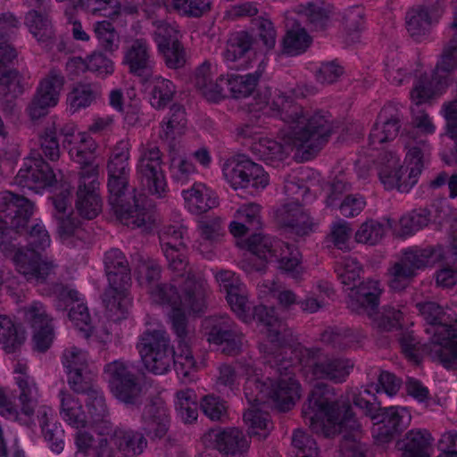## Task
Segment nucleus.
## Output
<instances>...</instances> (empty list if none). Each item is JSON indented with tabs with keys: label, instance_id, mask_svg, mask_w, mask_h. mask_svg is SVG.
I'll list each match as a JSON object with an SVG mask.
<instances>
[{
	"label": "nucleus",
	"instance_id": "nucleus-1",
	"mask_svg": "<svg viewBox=\"0 0 457 457\" xmlns=\"http://www.w3.org/2000/svg\"><path fill=\"white\" fill-rule=\"evenodd\" d=\"M33 204L24 196L5 192L0 198V249L14 253L17 270L29 282L46 283L54 278L57 264L39 252L51 245V237L41 221L28 226Z\"/></svg>",
	"mask_w": 457,
	"mask_h": 457
},
{
	"label": "nucleus",
	"instance_id": "nucleus-2",
	"mask_svg": "<svg viewBox=\"0 0 457 457\" xmlns=\"http://www.w3.org/2000/svg\"><path fill=\"white\" fill-rule=\"evenodd\" d=\"M265 106L276 112L285 123L280 135L285 145L268 137L254 140L250 150L266 163L274 164L285 160L290 146L303 150L308 155L317 154L328 141L334 130L333 120L328 112L304 109L275 91Z\"/></svg>",
	"mask_w": 457,
	"mask_h": 457
},
{
	"label": "nucleus",
	"instance_id": "nucleus-3",
	"mask_svg": "<svg viewBox=\"0 0 457 457\" xmlns=\"http://www.w3.org/2000/svg\"><path fill=\"white\" fill-rule=\"evenodd\" d=\"M129 144L121 140L116 144L107 164L109 204L117 218L125 225L144 229L151 228L152 213L143 207L145 195L129 191Z\"/></svg>",
	"mask_w": 457,
	"mask_h": 457
},
{
	"label": "nucleus",
	"instance_id": "nucleus-4",
	"mask_svg": "<svg viewBox=\"0 0 457 457\" xmlns=\"http://www.w3.org/2000/svg\"><path fill=\"white\" fill-rule=\"evenodd\" d=\"M302 416L311 430L324 437L337 434L355 435L358 438L361 425L348 404H341L336 397L334 388L317 383L303 403Z\"/></svg>",
	"mask_w": 457,
	"mask_h": 457
},
{
	"label": "nucleus",
	"instance_id": "nucleus-5",
	"mask_svg": "<svg viewBox=\"0 0 457 457\" xmlns=\"http://www.w3.org/2000/svg\"><path fill=\"white\" fill-rule=\"evenodd\" d=\"M454 19L451 27L455 29L453 37L447 42L443 49L441 60L437 62L431 77L421 75L415 82L411 91V98L416 104L412 108L413 123L415 129H420L425 134H433L435 126L428 113L420 109V105L430 99L436 93L444 90L449 84V73L457 68V1L453 3Z\"/></svg>",
	"mask_w": 457,
	"mask_h": 457
},
{
	"label": "nucleus",
	"instance_id": "nucleus-6",
	"mask_svg": "<svg viewBox=\"0 0 457 457\" xmlns=\"http://www.w3.org/2000/svg\"><path fill=\"white\" fill-rule=\"evenodd\" d=\"M253 319L267 328L268 341L261 344L259 347L264 362L276 367L279 371L290 370L292 360L287 355L292 350L284 346L287 337L286 325L275 316L273 309L264 305L253 307Z\"/></svg>",
	"mask_w": 457,
	"mask_h": 457
},
{
	"label": "nucleus",
	"instance_id": "nucleus-7",
	"mask_svg": "<svg viewBox=\"0 0 457 457\" xmlns=\"http://www.w3.org/2000/svg\"><path fill=\"white\" fill-rule=\"evenodd\" d=\"M297 358L304 376L310 379H327L342 383L353 368L350 359L329 357L320 348L297 346L291 353Z\"/></svg>",
	"mask_w": 457,
	"mask_h": 457
},
{
	"label": "nucleus",
	"instance_id": "nucleus-8",
	"mask_svg": "<svg viewBox=\"0 0 457 457\" xmlns=\"http://www.w3.org/2000/svg\"><path fill=\"white\" fill-rule=\"evenodd\" d=\"M111 392L126 405L137 406L142 403L144 386L141 375L134 363L116 360L104 366Z\"/></svg>",
	"mask_w": 457,
	"mask_h": 457
},
{
	"label": "nucleus",
	"instance_id": "nucleus-9",
	"mask_svg": "<svg viewBox=\"0 0 457 457\" xmlns=\"http://www.w3.org/2000/svg\"><path fill=\"white\" fill-rule=\"evenodd\" d=\"M137 349L149 372L162 375L170 370L173 361V346L165 330H145L139 337Z\"/></svg>",
	"mask_w": 457,
	"mask_h": 457
},
{
	"label": "nucleus",
	"instance_id": "nucleus-10",
	"mask_svg": "<svg viewBox=\"0 0 457 457\" xmlns=\"http://www.w3.org/2000/svg\"><path fill=\"white\" fill-rule=\"evenodd\" d=\"M162 162V153L159 147L152 145H141L137 178L143 189L158 197H163L167 189Z\"/></svg>",
	"mask_w": 457,
	"mask_h": 457
},
{
	"label": "nucleus",
	"instance_id": "nucleus-11",
	"mask_svg": "<svg viewBox=\"0 0 457 457\" xmlns=\"http://www.w3.org/2000/svg\"><path fill=\"white\" fill-rule=\"evenodd\" d=\"M203 328L209 343L220 346L222 353L235 355L243 344V333L228 314L212 315L204 319Z\"/></svg>",
	"mask_w": 457,
	"mask_h": 457
},
{
	"label": "nucleus",
	"instance_id": "nucleus-12",
	"mask_svg": "<svg viewBox=\"0 0 457 457\" xmlns=\"http://www.w3.org/2000/svg\"><path fill=\"white\" fill-rule=\"evenodd\" d=\"M162 251L168 262L170 270L183 276L187 267L185 237L187 228L182 224L163 225L159 232Z\"/></svg>",
	"mask_w": 457,
	"mask_h": 457
},
{
	"label": "nucleus",
	"instance_id": "nucleus-13",
	"mask_svg": "<svg viewBox=\"0 0 457 457\" xmlns=\"http://www.w3.org/2000/svg\"><path fill=\"white\" fill-rule=\"evenodd\" d=\"M432 336L424 344V353L448 370L457 369V328L452 326L434 327Z\"/></svg>",
	"mask_w": 457,
	"mask_h": 457
},
{
	"label": "nucleus",
	"instance_id": "nucleus-14",
	"mask_svg": "<svg viewBox=\"0 0 457 457\" xmlns=\"http://www.w3.org/2000/svg\"><path fill=\"white\" fill-rule=\"evenodd\" d=\"M63 85L64 77L60 71L55 69L51 70L41 79L35 95L26 108L31 120H36L46 116L49 109L57 104Z\"/></svg>",
	"mask_w": 457,
	"mask_h": 457
},
{
	"label": "nucleus",
	"instance_id": "nucleus-15",
	"mask_svg": "<svg viewBox=\"0 0 457 457\" xmlns=\"http://www.w3.org/2000/svg\"><path fill=\"white\" fill-rule=\"evenodd\" d=\"M75 206L78 213L87 220H93L101 212L102 199L96 167L84 168L79 172Z\"/></svg>",
	"mask_w": 457,
	"mask_h": 457
},
{
	"label": "nucleus",
	"instance_id": "nucleus-16",
	"mask_svg": "<svg viewBox=\"0 0 457 457\" xmlns=\"http://www.w3.org/2000/svg\"><path fill=\"white\" fill-rule=\"evenodd\" d=\"M14 179L18 186L36 192L57 182L54 170L40 155L26 158Z\"/></svg>",
	"mask_w": 457,
	"mask_h": 457
},
{
	"label": "nucleus",
	"instance_id": "nucleus-17",
	"mask_svg": "<svg viewBox=\"0 0 457 457\" xmlns=\"http://www.w3.org/2000/svg\"><path fill=\"white\" fill-rule=\"evenodd\" d=\"M401 140L407 150L406 160L412 165L408 173V183L401 186V189L410 191L430 156L431 147L426 136L420 135L415 129L403 133Z\"/></svg>",
	"mask_w": 457,
	"mask_h": 457
},
{
	"label": "nucleus",
	"instance_id": "nucleus-18",
	"mask_svg": "<svg viewBox=\"0 0 457 457\" xmlns=\"http://www.w3.org/2000/svg\"><path fill=\"white\" fill-rule=\"evenodd\" d=\"M122 63L128 67L130 74L144 82L149 81L154 67L149 42L145 38L129 41L124 48Z\"/></svg>",
	"mask_w": 457,
	"mask_h": 457
},
{
	"label": "nucleus",
	"instance_id": "nucleus-19",
	"mask_svg": "<svg viewBox=\"0 0 457 457\" xmlns=\"http://www.w3.org/2000/svg\"><path fill=\"white\" fill-rule=\"evenodd\" d=\"M376 419L373 436L380 443H387L404 431L411 423V415L404 407L382 408Z\"/></svg>",
	"mask_w": 457,
	"mask_h": 457
},
{
	"label": "nucleus",
	"instance_id": "nucleus-20",
	"mask_svg": "<svg viewBox=\"0 0 457 457\" xmlns=\"http://www.w3.org/2000/svg\"><path fill=\"white\" fill-rule=\"evenodd\" d=\"M142 429L151 439H161L166 436L170 425V417L164 400L153 396L145 403L141 413Z\"/></svg>",
	"mask_w": 457,
	"mask_h": 457
},
{
	"label": "nucleus",
	"instance_id": "nucleus-21",
	"mask_svg": "<svg viewBox=\"0 0 457 457\" xmlns=\"http://www.w3.org/2000/svg\"><path fill=\"white\" fill-rule=\"evenodd\" d=\"M382 287L378 280L367 279L350 289L347 307L356 314L373 317L379 305Z\"/></svg>",
	"mask_w": 457,
	"mask_h": 457
},
{
	"label": "nucleus",
	"instance_id": "nucleus-22",
	"mask_svg": "<svg viewBox=\"0 0 457 457\" xmlns=\"http://www.w3.org/2000/svg\"><path fill=\"white\" fill-rule=\"evenodd\" d=\"M204 439L220 453L232 457H242L249 449L246 436L237 428L210 429Z\"/></svg>",
	"mask_w": 457,
	"mask_h": 457
},
{
	"label": "nucleus",
	"instance_id": "nucleus-23",
	"mask_svg": "<svg viewBox=\"0 0 457 457\" xmlns=\"http://www.w3.org/2000/svg\"><path fill=\"white\" fill-rule=\"evenodd\" d=\"M402 119V112L396 105H385L370 133V145L375 148L377 145L395 139L401 129Z\"/></svg>",
	"mask_w": 457,
	"mask_h": 457
},
{
	"label": "nucleus",
	"instance_id": "nucleus-24",
	"mask_svg": "<svg viewBox=\"0 0 457 457\" xmlns=\"http://www.w3.org/2000/svg\"><path fill=\"white\" fill-rule=\"evenodd\" d=\"M269 366L275 370V373L279 375L277 381L273 380L270 401L280 411H288L300 397V384L294 377V364L292 363L290 370L282 371H279L276 367Z\"/></svg>",
	"mask_w": 457,
	"mask_h": 457
},
{
	"label": "nucleus",
	"instance_id": "nucleus-25",
	"mask_svg": "<svg viewBox=\"0 0 457 457\" xmlns=\"http://www.w3.org/2000/svg\"><path fill=\"white\" fill-rule=\"evenodd\" d=\"M85 403L87 410V427L94 428L99 435H109L112 429L111 414L99 386L86 395Z\"/></svg>",
	"mask_w": 457,
	"mask_h": 457
},
{
	"label": "nucleus",
	"instance_id": "nucleus-26",
	"mask_svg": "<svg viewBox=\"0 0 457 457\" xmlns=\"http://www.w3.org/2000/svg\"><path fill=\"white\" fill-rule=\"evenodd\" d=\"M207 281L200 274L188 273L181 286L179 307L193 312H203L206 306Z\"/></svg>",
	"mask_w": 457,
	"mask_h": 457
},
{
	"label": "nucleus",
	"instance_id": "nucleus-27",
	"mask_svg": "<svg viewBox=\"0 0 457 457\" xmlns=\"http://www.w3.org/2000/svg\"><path fill=\"white\" fill-rule=\"evenodd\" d=\"M247 378L245 384V395L251 406L265 404L270 401L273 379L260 377L253 362L243 365Z\"/></svg>",
	"mask_w": 457,
	"mask_h": 457
},
{
	"label": "nucleus",
	"instance_id": "nucleus-28",
	"mask_svg": "<svg viewBox=\"0 0 457 457\" xmlns=\"http://www.w3.org/2000/svg\"><path fill=\"white\" fill-rule=\"evenodd\" d=\"M71 302L72 304L69 311V318L73 324L88 337L92 332L91 317L87 307L83 303H79V293L74 289H70L61 286L58 294V309L65 308Z\"/></svg>",
	"mask_w": 457,
	"mask_h": 457
},
{
	"label": "nucleus",
	"instance_id": "nucleus-29",
	"mask_svg": "<svg viewBox=\"0 0 457 457\" xmlns=\"http://www.w3.org/2000/svg\"><path fill=\"white\" fill-rule=\"evenodd\" d=\"M407 170L400 164V159L392 152L381 154L378 160V177L386 189L397 188L402 193H407L408 191L401 189V186L408 183V175L403 177Z\"/></svg>",
	"mask_w": 457,
	"mask_h": 457
},
{
	"label": "nucleus",
	"instance_id": "nucleus-30",
	"mask_svg": "<svg viewBox=\"0 0 457 457\" xmlns=\"http://www.w3.org/2000/svg\"><path fill=\"white\" fill-rule=\"evenodd\" d=\"M24 24L37 43L50 50L55 42V31L51 19L46 12L29 11L24 18Z\"/></svg>",
	"mask_w": 457,
	"mask_h": 457
},
{
	"label": "nucleus",
	"instance_id": "nucleus-31",
	"mask_svg": "<svg viewBox=\"0 0 457 457\" xmlns=\"http://www.w3.org/2000/svg\"><path fill=\"white\" fill-rule=\"evenodd\" d=\"M111 441L115 448L125 457L138 456L147 446V440L143 433L122 428L114 429Z\"/></svg>",
	"mask_w": 457,
	"mask_h": 457
},
{
	"label": "nucleus",
	"instance_id": "nucleus-32",
	"mask_svg": "<svg viewBox=\"0 0 457 457\" xmlns=\"http://www.w3.org/2000/svg\"><path fill=\"white\" fill-rule=\"evenodd\" d=\"M103 88L97 82H78L67 96V103L73 112L86 109L102 97Z\"/></svg>",
	"mask_w": 457,
	"mask_h": 457
},
{
	"label": "nucleus",
	"instance_id": "nucleus-33",
	"mask_svg": "<svg viewBox=\"0 0 457 457\" xmlns=\"http://www.w3.org/2000/svg\"><path fill=\"white\" fill-rule=\"evenodd\" d=\"M188 211L199 215L218 204L216 195L203 183L195 182L193 186L182 191Z\"/></svg>",
	"mask_w": 457,
	"mask_h": 457
},
{
	"label": "nucleus",
	"instance_id": "nucleus-34",
	"mask_svg": "<svg viewBox=\"0 0 457 457\" xmlns=\"http://www.w3.org/2000/svg\"><path fill=\"white\" fill-rule=\"evenodd\" d=\"M444 257L441 246H429L427 248H410L403 253L399 262L417 273L418 270L432 266Z\"/></svg>",
	"mask_w": 457,
	"mask_h": 457
},
{
	"label": "nucleus",
	"instance_id": "nucleus-35",
	"mask_svg": "<svg viewBox=\"0 0 457 457\" xmlns=\"http://www.w3.org/2000/svg\"><path fill=\"white\" fill-rule=\"evenodd\" d=\"M280 221L298 236L307 235L312 229V220L301 203H287L280 211Z\"/></svg>",
	"mask_w": 457,
	"mask_h": 457
},
{
	"label": "nucleus",
	"instance_id": "nucleus-36",
	"mask_svg": "<svg viewBox=\"0 0 457 457\" xmlns=\"http://www.w3.org/2000/svg\"><path fill=\"white\" fill-rule=\"evenodd\" d=\"M57 233L61 240L69 245H78V242H89L91 233L82 227L81 222L70 213L56 215Z\"/></svg>",
	"mask_w": 457,
	"mask_h": 457
},
{
	"label": "nucleus",
	"instance_id": "nucleus-37",
	"mask_svg": "<svg viewBox=\"0 0 457 457\" xmlns=\"http://www.w3.org/2000/svg\"><path fill=\"white\" fill-rule=\"evenodd\" d=\"M62 419L72 428L77 429L87 427V416L83 410L81 402L73 395L62 390L59 393Z\"/></svg>",
	"mask_w": 457,
	"mask_h": 457
},
{
	"label": "nucleus",
	"instance_id": "nucleus-38",
	"mask_svg": "<svg viewBox=\"0 0 457 457\" xmlns=\"http://www.w3.org/2000/svg\"><path fill=\"white\" fill-rule=\"evenodd\" d=\"M364 336L348 328L328 327L320 334V341L339 351L353 348Z\"/></svg>",
	"mask_w": 457,
	"mask_h": 457
},
{
	"label": "nucleus",
	"instance_id": "nucleus-39",
	"mask_svg": "<svg viewBox=\"0 0 457 457\" xmlns=\"http://www.w3.org/2000/svg\"><path fill=\"white\" fill-rule=\"evenodd\" d=\"M246 245L248 250L260 260L273 262L278 256V250L284 247L285 242L256 233L246 240Z\"/></svg>",
	"mask_w": 457,
	"mask_h": 457
},
{
	"label": "nucleus",
	"instance_id": "nucleus-40",
	"mask_svg": "<svg viewBox=\"0 0 457 457\" xmlns=\"http://www.w3.org/2000/svg\"><path fill=\"white\" fill-rule=\"evenodd\" d=\"M103 303L111 320L119 321L125 319L130 305L129 289L106 288Z\"/></svg>",
	"mask_w": 457,
	"mask_h": 457
},
{
	"label": "nucleus",
	"instance_id": "nucleus-41",
	"mask_svg": "<svg viewBox=\"0 0 457 457\" xmlns=\"http://www.w3.org/2000/svg\"><path fill=\"white\" fill-rule=\"evenodd\" d=\"M187 123L185 108L179 104H173L167 118L161 123L160 138L165 141L174 140L185 132Z\"/></svg>",
	"mask_w": 457,
	"mask_h": 457
},
{
	"label": "nucleus",
	"instance_id": "nucleus-42",
	"mask_svg": "<svg viewBox=\"0 0 457 457\" xmlns=\"http://www.w3.org/2000/svg\"><path fill=\"white\" fill-rule=\"evenodd\" d=\"M244 420L248 426V435L258 441L266 439L272 428L270 414L256 406H252L244 413Z\"/></svg>",
	"mask_w": 457,
	"mask_h": 457
},
{
	"label": "nucleus",
	"instance_id": "nucleus-43",
	"mask_svg": "<svg viewBox=\"0 0 457 457\" xmlns=\"http://www.w3.org/2000/svg\"><path fill=\"white\" fill-rule=\"evenodd\" d=\"M264 68L260 64L257 71L246 75H232L226 79L228 90L234 98H245L255 90Z\"/></svg>",
	"mask_w": 457,
	"mask_h": 457
},
{
	"label": "nucleus",
	"instance_id": "nucleus-44",
	"mask_svg": "<svg viewBox=\"0 0 457 457\" xmlns=\"http://www.w3.org/2000/svg\"><path fill=\"white\" fill-rule=\"evenodd\" d=\"M25 341V333L7 315H0V345L7 353H15Z\"/></svg>",
	"mask_w": 457,
	"mask_h": 457
},
{
	"label": "nucleus",
	"instance_id": "nucleus-45",
	"mask_svg": "<svg viewBox=\"0 0 457 457\" xmlns=\"http://www.w3.org/2000/svg\"><path fill=\"white\" fill-rule=\"evenodd\" d=\"M273 261L278 262V268L293 278L298 280L303 273L301 264V253L295 245L285 243L284 247L278 250V256Z\"/></svg>",
	"mask_w": 457,
	"mask_h": 457
},
{
	"label": "nucleus",
	"instance_id": "nucleus-46",
	"mask_svg": "<svg viewBox=\"0 0 457 457\" xmlns=\"http://www.w3.org/2000/svg\"><path fill=\"white\" fill-rule=\"evenodd\" d=\"M404 313L401 308L391 304L382 306L379 312L375 311L372 319L374 325L381 331L390 332L403 328L402 321Z\"/></svg>",
	"mask_w": 457,
	"mask_h": 457
},
{
	"label": "nucleus",
	"instance_id": "nucleus-47",
	"mask_svg": "<svg viewBox=\"0 0 457 457\" xmlns=\"http://www.w3.org/2000/svg\"><path fill=\"white\" fill-rule=\"evenodd\" d=\"M248 159L242 156L227 160L222 173L228 183L234 188H243L247 184L246 163Z\"/></svg>",
	"mask_w": 457,
	"mask_h": 457
},
{
	"label": "nucleus",
	"instance_id": "nucleus-48",
	"mask_svg": "<svg viewBox=\"0 0 457 457\" xmlns=\"http://www.w3.org/2000/svg\"><path fill=\"white\" fill-rule=\"evenodd\" d=\"M253 41V37L246 31L233 34L223 53L224 59L228 62H233L242 58L252 48Z\"/></svg>",
	"mask_w": 457,
	"mask_h": 457
},
{
	"label": "nucleus",
	"instance_id": "nucleus-49",
	"mask_svg": "<svg viewBox=\"0 0 457 457\" xmlns=\"http://www.w3.org/2000/svg\"><path fill=\"white\" fill-rule=\"evenodd\" d=\"M176 93L174 84L164 78L155 77L150 93V104L155 109H163L171 102Z\"/></svg>",
	"mask_w": 457,
	"mask_h": 457
},
{
	"label": "nucleus",
	"instance_id": "nucleus-50",
	"mask_svg": "<svg viewBox=\"0 0 457 457\" xmlns=\"http://www.w3.org/2000/svg\"><path fill=\"white\" fill-rule=\"evenodd\" d=\"M416 308L428 325L426 328L428 334L432 336V332L429 330L434 327L449 326L446 312L444 307L437 303L431 301L420 302L416 303Z\"/></svg>",
	"mask_w": 457,
	"mask_h": 457
},
{
	"label": "nucleus",
	"instance_id": "nucleus-51",
	"mask_svg": "<svg viewBox=\"0 0 457 457\" xmlns=\"http://www.w3.org/2000/svg\"><path fill=\"white\" fill-rule=\"evenodd\" d=\"M431 17L428 10L418 6L411 9L406 14V28L410 35L419 38L425 35L430 29Z\"/></svg>",
	"mask_w": 457,
	"mask_h": 457
},
{
	"label": "nucleus",
	"instance_id": "nucleus-52",
	"mask_svg": "<svg viewBox=\"0 0 457 457\" xmlns=\"http://www.w3.org/2000/svg\"><path fill=\"white\" fill-rule=\"evenodd\" d=\"M17 384L21 390L19 400L21 411L26 416H31L37 404L38 389L28 376L19 377Z\"/></svg>",
	"mask_w": 457,
	"mask_h": 457
},
{
	"label": "nucleus",
	"instance_id": "nucleus-53",
	"mask_svg": "<svg viewBox=\"0 0 457 457\" xmlns=\"http://www.w3.org/2000/svg\"><path fill=\"white\" fill-rule=\"evenodd\" d=\"M226 299L231 310L239 320L248 323L252 320V306L248 301L245 285L226 295Z\"/></svg>",
	"mask_w": 457,
	"mask_h": 457
},
{
	"label": "nucleus",
	"instance_id": "nucleus-54",
	"mask_svg": "<svg viewBox=\"0 0 457 457\" xmlns=\"http://www.w3.org/2000/svg\"><path fill=\"white\" fill-rule=\"evenodd\" d=\"M361 267L356 258L346 256L338 261L335 265V272L341 283L349 289L356 286L360 279Z\"/></svg>",
	"mask_w": 457,
	"mask_h": 457
},
{
	"label": "nucleus",
	"instance_id": "nucleus-55",
	"mask_svg": "<svg viewBox=\"0 0 457 457\" xmlns=\"http://www.w3.org/2000/svg\"><path fill=\"white\" fill-rule=\"evenodd\" d=\"M311 42V37L303 29H290L283 38V53L292 56L298 55L306 51Z\"/></svg>",
	"mask_w": 457,
	"mask_h": 457
},
{
	"label": "nucleus",
	"instance_id": "nucleus-56",
	"mask_svg": "<svg viewBox=\"0 0 457 457\" xmlns=\"http://www.w3.org/2000/svg\"><path fill=\"white\" fill-rule=\"evenodd\" d=\"M404 452L430 457L433 437L428 430H411L406 435Z\"/></svg>",
	"mask_w": 457,
	"mask_h": 457
},
{
	"label": "nucleus",
	"instance_id": "nucleus-57",
	"mask_svg": "<svg viewBox=\"0 0 457 457\" xmlns=\"http://www.w3.org/2000/svg\"><path fill=\"white\" fill-rule=\"evenodd\" d=\"M292 446L295 457H319L320 455L315 439L303 429L294 431Z\"/></svg>",
	"mask_w": 457,
	"mask_h": 457
},
{
	"label": "nucleus",
	"instance_id": "nucleus-58",
	"mask_svg": "<svg viewBox=\"0 0 457 457\" xmlns=\"http://www.w3.org/2000/svg\"><path fill=\"white\" fill-rule=\"evenodd\" d=\"M387 275L390 289L395 292H403L410 287L416 272H413L398 261L388 270Z\"/></svg>",
	"mask_w": 457,
	"mask_h": 457
},
{
	"label": "nucleus",
	"instance_id": "nucleus-59",
	"mask_svg": "<svg viewBox=\"0 0 457 457\" xmlns=\"http://www.w3.org/2000/svg\"><path fill=\"white\" fill-rule=\"evenodd\" d=\"M24 321L32 329L53 324V320L46 312L45 304L33 301L22 308Z\"/></svg>",
	"mask_w": 457,
	"mask_h": 457
},
{
	"label": "nucleus",
	"instance_id": "nucleus-60",
	"mask_svg": "<svg viewBox=\"0 0 457 457\" xmlns=\"http://www.w3.org/2000/svg\"><path fill=\"white\" fill-rule=\"evenodd\" d=\"M431 212L427 208H420L403 215L400 220L401 231L409 236L428 226Z\"/></svg>",
	"mask_w": 457,
	"mask_h": 457
},
{
	"label": "nucleus",
	"instance_id": "nucleus-61",
	"mask_svg": "<svg viewBox=\"0 0 457 457\" xmlns=\"http://www.w3.org/2000/svg\"><path fill=\"white\" fill-rule=\"evenodd\" d=\"M342 22L345 29L348 39L355 42L359 38V32L364 25V11L360 6H353L345 10Z\"/></svg>",
	"mask_w": 457,
	"mask_h": 457
},
{
	"label": "nucleus",
	"instance_id": "nucleus-62",
	"mask_svg": "<svg viewBox=\"0 0 457 457\" xmlns=\"http://www.w3.org/2000/svg\"><path fill=\"white\" fill-rule=\"evenodd\" d=\"M39 144L42 154L48 160L55 162L60 158L61 149L55 124L53 122L45 128L39 135Z\"/></svg>",
	"mask_w": 457,
	"mask_h": 457
},
{
	"label": "nucleus",
	"instance_id": "nucleus-63",
	"mask_svg": "<svg viewBox=\"0 0 457 457\" xmlns=\"http://www.w3.org/2000/svg\"><path fill=\"white\" fill-rule=\"evenodd\" d=\"M386 234L385 226L378 220H369L363 222L355 233L358 243L375 245Z\"/></svg>",
	"mask_w": 457,
	"mask_h": 457
},
{
	"label": "nucleus",
	"instance_id": "nucleus-64",
	"mask_svg": "<svg viewBox=\"0 0 457 457\" xmlns=\"http://www.w3.org/2000/svg\"><path fill=\"white\" fill-rule=\"evenodd\" d=\"M170 173L174 182L183 186L196 177L197 170L190 161L173 157L170 164Z\"/></svg>",
	"mask_w": 457,
	"mask_h": 457
}]
</instances>
